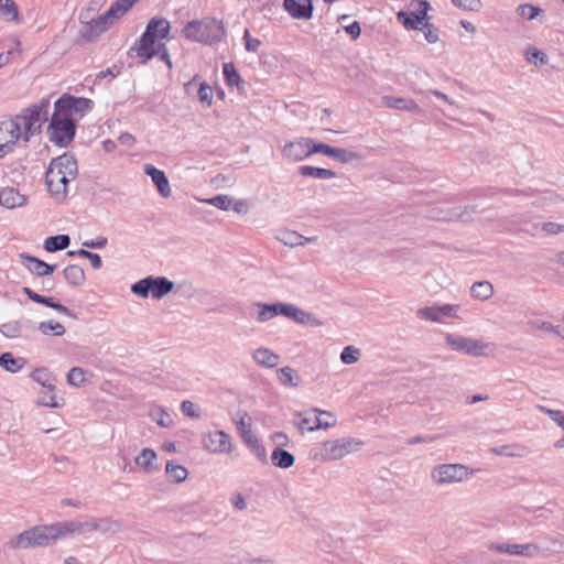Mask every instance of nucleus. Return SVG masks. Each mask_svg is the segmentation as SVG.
Segmentation results:
<instances>
[{
    "mask_svg": "<svg viewBox=\"0 0 564 564\" xmlns=\"http://www.w3.org/2000/svg\"><path fill=\"white\" fill-rule=\"evenodd\" d=\"M78 174L77 161L73 154L64 153L51 160L45 173V183L48 192L56 199H64L67 195V185Z\"/></svg>",
    "mask_w": 564,
    "mask_h": 564,
    "instance_id": "f257e3e1",
    "label": "nucleus"
},
{
    "mask_svg": "<svg viewBox=\"0 0 564 564\" xmlns=\"http://www.w3.org/2000/svg\"><path fill=\"white\" fill-rule=\"evenodd\" d=\"M67 536L65 531V521L53 524L36 525L24 530L12 540L9 545L12 549H30L36 546H47L53 542Z\"/></svg>",
    "mask_w": 564,
    "mask_h": 564,
    "instance_id": "f03ea898",
    "label": "nucleus"
},
{
    "mask_svg": "<svg viewBox=\"0 0 564 564\" xmlns=\"http://www.w3.org/2000/svg\"><path fill=\"white\" fill-rule=\"evenodd\" d=\"M182 33L188 41L214 45L225 37L226 29L221 20L207 17L187 22Z\"/></svg>",
    "mask_w": 564,
    "mask_h": 564,
    "instance_id": "7ed1b4c3",
    "label": "nucleus"
},
{
    "mask_svg": "<svg viewBox=\"0 0 564 564\" xmlns=\"http://www.w3.org/2000/svg\"><path fill=\"white\" fill-rule=\"evenodd\" d=\"M254 306L258 308L257 321L260 323H265L278 315H283L301 325H321V322L313 314L303 311L294 304L282 302L265 304L257 302Z\"/></svg>",
    "mask_w": 564,
    "mask_h": 564,
    "instance_id": "20e7f679",
    "label": "nucleus"
},
{
    "mask_svg": "<svg viewBox=\"0 0 564 564\" xmlns=\"http://www.w3.org/2000/svg\"><path fill=\"white\" fill-rule=\"evenodd\" d=\"M362 446L364 442L355 437L328 440L315 444L310 449L308 456L315 462L338 460L359 451Z\"/></svg>",
    "mask_w": 564,
    "mask_h": 564,
    "instance_id": "39448f33",
    "label": "nucleus"
},
{
    "mask_svg": "<svg viewBox=\"0 0 564 564\" xmlns=\"http://www.w3.org/2000/svg\"><path fill=\"white\" fill-rule=\"evenodd\" d=\"M137 0H117L110 8L97 19L88 21L83 24L80 29V36L86 41H94L102 33H105L110 25L122 17Z\"/></svg>",
    "mask_w": 564,
    "mask_h": 564,
    "instance_id": "423d86ee",
    "label": "nucleus"
},
{
    "mask_svg": "<svg viewBox=\"0 0 564 564\" xmlns=\"http://www.w3.org/2000/svg\"><path fill=\"white\" fill-rule=\"evenodd\" d=\"M50 106V99L43 98L39 102L30 105L14 117L21 123L24 142H29L33 135L41 132L42 126L48 119Z\"/></svg>",
    "mask_w": 564,
    "mask_h": 564,
    "instance_id": "0eeeda50",
    "label": "nucleus"
},
{
    "mask_svg": "<svg viewBox=\"0 0 564 564\" xmlns=\"http://www.w3.org/2000/svg\"><path fill=\"white\" fill-rule=\"evenodd\" d=\"M46 132L53 143L66 148L74 140L76 124L72 117L54 109Z\"/></svg>",
    "mask_w": 564,
    "mask_h": 564,
    "instance_id": "6e6552de",
    "label": "nucleus"
},
{
    "mask_svg": "<svg viewBox=\"0 0 564 564\" xmlns=\"http://www.w3.org/2000/svg\"><path fill=\"white\" fill-rule=\"evenodd\" d=\"M120 528L121 523L111 518H93L86 521H65V531H67V535L86 534L94 531H99L101 533L117 532Z\"/></svg>",
    "mask_w": 564,
    "mask_h": 564,
    "instance_id": "1a4fd4ad",
    "label": "nucleus"
},
{
    "mask_svg": "<svg viewBox=\"0 0 564 564\" xmlns=\"http://www.w3.org/2000/svg\"><path fill=\"white\" fill-rule=\"evenodd\" d=\"M174 283L165 276L149 275L131 285V292L143 299L151 294L154 299H161L169 294Z\"/></svg>",
    "mask_w": 564,
    "mask_h": 564,
    "instance_id": "9d476101",
    "label": "nucleus"
},
{
    "mask_svg": "<svg viewBox=\"0 0 564 564\" xmlns=\"http://www.w3.org/2000/svg\"><path fill=\"white\" fill-rule=\"evenodd\" d=\"M429 9L430 3L426 0H413L408 12L401 11L398 13V20L408 30H421L423 26H430L424 23Z\"/></svg>",
    "mask_w": 564,
    "mask_h": 564,
    "instance_id": "9b49d317",
    "label": "nucleus"
},
{
    "mask_svg": "<svg viewBox=\"0 0 564 564\" xmlns=\"http://www.w3.org/2000/svg\"><path fill=\"white\" fill-rule=\"evenodd\" d=\"M336 424V419L328 411H322L318 409H312L310 411L300 414V421L297 426L300 430L313 432L321 429H328Z\"/></svg>",
    "mask_w": 564,
    "mask_h": 564,
    "instance_id": "f8f14e48",
    "label": "nucleus"
},
{
    "mask_svg": "<svg viewBox=\"0 0 564 564\" xmlns=\"http://www.w3.org/2000/svg\"><path fill=\"white\" fill-rule=\"evenodd\" d=\"M20 139H23V132L19 120L0 121V158L11 153Z\"/></svg>",
    "mask_w": 564,
    "mask_h": 564,
    "instance_id": "ddd939ff",
    "label": "nucleus"
},
{
    "mask_svg": "<svg viewBox=\"0 0 564 564\" xmlns=\"http://www.w3.org/2000/svg\"><path fill=\"white\" fill-rule=\"evenodd\" d=\"M93 107V100L84 97H74L70 95H63L54 104V108L57 110V112H64L69 117H72L74 113L84 115L85 112L91 110Z\"/></svg>",
    "mask_w": 564,
    "mask_h": 564,
    "instance_id": "4468645a",
    "label": "nucleus"
},
{
    "mask_svg": "<svg viewBox=\"0 0 564 564\" xmlns=\"http://www.w3.org/2000/svg\"><path fill=\"white\" fill-rule=\"evenodd\" d=\"M314 144L316 142L312 139H299L286 143L282 149V153L285 159L292 162L302 161L315 153L313 151Z\"/></svg>",
    "mask_w": 564,
    "mask_h": 564,
    "instance_id": "2eb2a0df",
    "label": "nucleus"
},
{
    "mask_svg": "<svg viewBox=\"0 0 564 564\" xmlns=\"http://www.w3.org/2000/svg\"><path fill=\"white\" fill-rule=\"evenodd\" d=\"M204 448L213 454H228L231 452V438L224 431L208 432L203 437Z\"/></svg>",
    "mask_w": 564,
    "mask_h": 564,
    "instance_id": "dca6fc26",
    "label": "nucleus"
},
{
    "mask_svg": "<svg viewBox=\"0 0 564 564\" xmlns=\"http://www.w3.org/2000/svg\"><path fill=\"white\" fill-rule=\"evenodd\" d=\"M313 151L328 155L340 163H350L359 159V155L355 152L343 148H334L322 142H316L313 145Z\"/></svg>",
    "mask_w": 564,
    "mask_h": 564,
    "instance_id": "f3484780",
    "label": "nucleus"
},
{
    "mask_svg": "<svg viewBox=\"0 0 564 564\" xmlns=\"http://www.w3.org/2000/svg\"><path fill=\"white\" fill-rule=\"evenodd\" d=\"M283 7L294 19L308 20L313 15L312 0H284Z\"/></svg>",
    "mask_w": 564,
    "mask_h": 564,
    "instance_id": "a211bd4d",
    "label": "nucleus"
},
{
    "mask_svg": "<svg viewBox=\"0 0 564 564\" xmlns=\"http://www.w3.org/2000/svg\"><path fill=\"white\" fill-rule=\"evenodd\" d=\"M431 477L437 485L452 484L458 480V464H443L435 466Z\"/></svg>",
    "mask_w": 564,
    "mask_h": 564,
    "instance_id": "6ab92c4d",
    "label": "nucleus"
},
{
    "mask_svg": "<svg viewBox=\"0 0 564 564\" xmlns=\"http://www.w3.org/2000/svg\"><path fill=\"white\" fill-rule=\"evenodd\" d=\"M23 293L33 302L35 303H39V304H43L47 307H51L53 310H55L57 313L62 314V315H65V316H68V317H72V318H75L76 315L74 314L73 311H70L68 307H66L65 305L54 301L53 297H45L43 295H40L39 293L34 292L33 290H31L30 288H23Z\"/></svg>",
    "mask_w": 564,
    "mask_h": 564,
    "instance_id": "aec40b11",
    "label": "nucleus"
},
{
    "mask_svg": "<svg viewBox=\"0 0 564 564\" xmlns=\"http://www.w3.org/2000/svg\"><path fill=\"white\" fill-rule=\"evenodd\" d=\"M21 261L23 265L33 274L37 276H45L52 274L56 269V265L48 264L41 259H37L33 256L21 253Z\"/></svg>",
    "mask_w": 564,
    "mask_h": 564,
    "instance_id": "412c9836",
    "label": "nucleus"
},
{
    "mask_svg": "<svg viewBox=\"0 0 564 564\" xmlns=\"http://www.w3.org/2000/svg\"><path fill=\"white\" fill-rule=\"evenodd\" d=\"M158 44L156 40L149 32L144 31L133 48L139 57L149 61L156 56Z\"/></svg>",
    "mask_w": 564,
    "mask_h": 564,
    "instance_id": "4be33fe9",
    "label": "nucleus"
},
{
    "mask_svg": "<svg viewBox=\"0 0 564 564\" xmlns=\"http://www.w3.org/2000/svg\"><path fill=\"white\" fill-rule=\"evenodd\" d=\"M143 172L145 175L150 176L152 182L156 185L159 193L163 197H169L172 193L169 180L165 173L151 164H145L143 166Z\"/></svg>",
    "mask_w": 564,
    "mask_h": 564,
    "instance_id": "5701e85b",
    "label": "nucleus"
},
{
    "mask_svg": "<svg viewBox=\"0 0 564 564\" xmlns=\"http://www.w3.org/2000/svg\"><path fill=\"white\" fill-rule=\"evenodd\" d=\"M276 239L288 247H299L304 246L306 243H312L316 241V237H304L300 235L297 231L290 229H281L276 234Z\"/></svg>",
    "mask_w": 564,
    "mask_h": 564,
    "instance_id": "b1692460",
    "label": "nucleus"
},
{
    "mask_svg": "<svg viewBox=\"0 0 564 564\" xmlns=\"http://www.w3.org/2000/svg\"><path fill=\"white\" fill-rule=\"evenodd\" d=\"M491 345L479 339L460 337V351L467 355L479 357L486 356L491 351Z\"/></svg>",
    "mask_w": 564,
    "mask_h": 564,
    "instance_id": "393cba45",
    "label": "nucleus"
},
{
    "mask_svg": "<svg viewBox=\"0 0 564 564\" xmlns=\"http://www.w3.org/2000/svg\"><path fill=\"white\" fill-rule=\"evenodd\" d=\"M252 360L263 368H274L280 362V356L267 347H259L251 354Z\"/></svg>",
    "mask_w": 564,
    "mask_h": 564,
    "instance_id": "a878e982",
    "label": "nucleus"
},
{
    "mask_svg": "<svg viewBox=\"0 0 564 564\" xmlns=\"http://www.w3.org/2000/svg\"><path fill=\"white\" fill-rule=\"evenodd\" d=\"M26 203V197L13 187L0 189V206L6 208L21 207Z\"/></svg>",
    "mask_w": 564,
    "mask_h": 564,
    "instance_id": "bb28decb",
    "label": "nucleus"
},
{
    "mask_svg": "<svg viewBox=\"0 0 564 564\" xmlns=\"http://www.w3.org/2000/svg\"><path fill=\"white\" fill-rule=\"evenodd\" d=\"M492 453L503 457H527L531 454L529 446L524 444H507L490 448Z\"/></svg>",
    "mask_w": 564,
    "mask_h": 564,
    "instance_id": "cd10ccee",
    "label": "nucleus"
},
{
    "mask_svg": "<svg viewBox=\"0 0 564 564\" xmlns=\"http://www.w3.org/2000/svg\"><path fill=\"white\" fill-rule=\"evenodd\" d=\"M170 22L166 19L153 18L148 22L145 31L149 32L153 36V39L158 41L167 37L170 33Z\"/></svg>",
    "mask_w": 564,
    "mask_h": 564,
    "instance_id": "c85d7f7f",
    "label": "nucleus"
},
{
    "mask_svg": "<svg viewBox=\"0 0 564 564\" xmlns=\"http://www.w3.org/2000/svg\"><path fill=\"white\" fill-rule=\"evenodd\" d=\"M135 464L147 473H153L159 469L158 457L153 449L143 448L135 457Z\"/></svg>",
    "mask_w": 564,
    "mask_h": 564,
    "instance_id": "c756f323",
    "label": "nucleus"
},
{
    "mask_svg": "<svg viewBox=\"0 0 564 564\" xmlns=\"http://www.w3.org/2000/svg\"><path fill=\"white\" fill-rule=\"evenodd\" d=\"M26 364V359L23 357H14L11 352H3L0 355V366L11 372H19Z\"/></svg>",
    "mask_w": 564,
    "mask_h": 564,
    "instance_id": "7c9ffc66",
    "label": "nucleus"
},
{
    "mask_svg": "<svg viewBox=\"0 0 564 564\" xmlns=\"http://www.w3.org/2000/svg\"><path fill=\"white\" fill-rule=\"evenodd\" d=\"M223 74L227 86H235L238 88V90H243L246 83L237 72L234 63H225L223 67Z\"/></svg>",
    "mask_w": 564,
    "mask_h": 564,
    "instance_id": "2f4dec72",
    "label": "nucleus"
},
{
    "mask_svg": "<svg viewBox=\"0 0 564 564\" xmlns=\"http://www.w3.org/2000/svg\"><path fill=\"white\" fill-rule=\"evenodd\" d=\"M299 173L305 177H314L318 180H330L336 176L333 170L324 167H315L311 165H302L299 167Z\"/></svg>",
    "mask_w": 564,
    "mask_h": 564,
    "instance_id": "473e14b6",
    "label": "nucleus"
},
{
    "mask_svg": "<svg viewBox=\"0 0 564 564\" xmlns=\"http://www.w3.org/2000/svg\"><path fill=\"white\" fill-rule=\"evenodd\" d=\"M63 275L67 283L72 286H80L85 282V272L82 267L70 264L63 270Z\"/></svg>",
    "mask_w": 564,
    "mask_h": 564,
    "instance_id": "72a5a7b5",
    "label": "nucleus"
},
{
    "mask_svg": "<svg viewBox=\"0 0 564 564\" xmlns=\"http://www.w3.org/2000/svg\"><path fill=\"white\" fill-rule=\"evenodd\" d=\"M481 118H487L489 121H494V116L489 112L468 109L463 112V116H460V124L478 127L481 123Z\"/></svg>",
    "mask_w": 564,
    "mask_h": 564,
    "instance_id": "f704fd0d",
    "label": "nucleus"
},
{
    "mask_svg": "<svg viewBox=\"0 0 564 564\" xmlns=\"http://www.w3.org/2000/svg\"><path fill=\"white\" fill-rule=\"evenodd\" d=\"M383 104L392 109L408 110L413 112L420 111V107L417 106V104L411 99L388 96L383 98Z\"/></svg>",
    "mask_w": 564,
    "mask_h": 564,
    "instance_id": "c9c22d12",
    "label": "nucleus"
},
{
    "mask_svg": "<svg viewBox=\"0 0 564 564\" xmlns=\"http://www.w3.org/2000/svg\"><path fill=\"white\" fill-rule=\"evenodd\" d=\"M272 464L280 468H290L294 465L295 458L290 452L280 447L274 448L271 455Z\"/></svg>",
    "mask_w": 564,
    "mask_h": 564,
    "instance_id": "e433bc0d",
    "label": "nucleus"
},
{
    "mask_svg": "<svg viewBox=\"0 0 564 564\" xmlns=\"http://www.w3.org/2000/svg\"><path fill=\"white\" fill-rule=\"evenodd\" d=\"M70 243L68 235H56L44 240V249L48 252H56L66 249Z\"/></svg>",
    "mask_w": 564,
    "mask_h": 564,
    "instance_id": "4c0bfd02",
    "label": "nucleus"
},
{
    "mask_svg": "<svg viewBox=\"0 0 564 564\" xmlns=\"http://www.w3.org/2000/svg\"><path fill=\"white\" fill-rule=\"evenodd\" d=\"M470 293L474 299L486 301L492 296L494 286L489 281H478L471 285Z\"/></svg>",
    "mask_w": 564,
    "mask_h": 564,
    "instance_id": "58836bf2",
    "label": "nucleus"
},
{
    "mask_svg": "<svg viewBox=\"0 0 564 564\" xmlns=\"http://www.w3.org/2000/svg\"><path fill=\"white\" fill-rule=\"evenodd\" d=\"M278 380L283 387H297L300 377L293 368L285 366L278 370Z\"/></svg>",
    "mask_w": 564,
    "mask_h": 564,
    "instance_id": "ea45409f",
    "label": "nucleus"
},
{
    "mask_svg": "<svg viewBox=\"0 0 564 564\" xmlns=\"http://www.w3.org/2000/svg\"><path fill=\"white\" fill-rule=\"evenodd\" d=\"M165 473L169 479L176 484L184 481L188 476V471L184 466L173 464L172 462L166 464Z\"/></svg>",
    "mask_w": 564,
    "mask_h": 564,
    "instance_id": "a19ab883",
    "label": "nucleus"
},
{
    "mask_svg": "<svg viewBox=\"0 0 564 564\" xmlns=\"http://www.w3.org/2000/svg\"><path fill=\"white\" fill-rule=\"evenodd\" d=\"M0 14L7 20L20 22L19 9L13 0H0Z\"/></svg>",
    "mask_w": 564,
    "mask_h": 564,
    "instance_id": "79ce46f5",
    "label": "nucleus"
},
{
    "mask_svg": "<svg viewBox=\"0 0 564 564\" xmlns=\"http://www.w3.org/2000/svg\"><path fill=\"white\" fill-rule=\"evenodd\" d=\"M31 378L44 388H47L50 392L55 390V386L52 383L51 372L46 368L35 369L31 373Z\"/></svg>",
    "mask_w": 564,
    "mask_h": 564,
    "instance_id": "37998d69",
    "label": "nucleus"
},
{
    "mask_svg": "<svg viewBox=\"0 0 564 564\" xmlns=\"http://www.w3.org/2000/svg\"><path fill=\"white\" fill-rule=\"evenodd\" d=\"M39 330L45 336H63L66 332L65 327L58 322H41Z\"/></svg>",
    "mask_w": 564,
    "mask_h": 564,
    "instance_id": "c03bdc74",
    "label": "nucleus"
},
{
    "mask_svg": "<svg viewBox=\"0 0 564 564\" xmlns=\"http://www.w3.org/2000/svg\"><path fill=\"white\" fill-rule=\"evenodd\" d=\"M524 55L527 62L535 66H543L549 63L546 54L534 46H529Z\"/></svg>",
    "mask_w": 564,
    "mask_h": 564,
    "instance_id": "a18cd8bd",
    "label": "nucleus"
},
{
    "mask_svg": "<svg viewBox=\"0 0 564 564\" xmlns=\"http://www.w3.org/2000/svg\"><path fill=\"white\" fill-rule=\"evenodd\" d=\"M150 417L162 427H169L173 424L172 416L161 406L153 408L150 411Z\"/></svg>",
    "mask_w": 564,
    "mask_h": 564,
    "instance_id": "49530a36",
    "label": "nucleus"
},
{
    "mask_svg": "<svg viewBox=\"0 0 564 564\" xmlns=\"http://www.w3.org/2000/svg\"><path fill=\"white\" fill-rule=\"evenodd\" d=\"M204 202L220 210H229L232 205V197L229 195L219 194L212 198L205 199Z\"/></svg>",
    "mask_w": 564,
    "mask_h": 564,
    "instance_id": "de8ad7c7",
    "label": "nucleus"
},
{
    "mask_svg": "<svg viewBox=\"0 0 564 564\" xmlns=\"http://www.w3.org/2000/svg\"><path fill=\"white\" fill-rule=\"evenodd\" d=\"M360 349L355 346H346L340 352V360L345 365H352L359 360Z\"/></svg>",
    "mask_w": 564,
    "mask_h": 564,
    "instance_id": "09e8293b",
    "label": "nucleus"
},
{
    "mask_svg": "<svg viewBox=\"0 0 564 564\" xmlns=\"http://www.w3.org/2000/svg\"><path fill=\"white\" fill-rule=\"evenodd\" d=\"M489 549L497 553H508L510 555H520L521 544L517 543H492Z\"/></svg>",
    "mask_w": 564,
    "mask_h": 564,
    "instance_id": "8fccbe9b",
    "label": "nucleus"
},
{
    "mask_svg": "<svg viewBox=\"0 0 564 564\" xmlns=\"http://www.w3.org/2000/svg\"><path fill=\"white\" fill-rule=\"evenodd\" d=\"M442 311L437 310V306H427L420 308L417 311V316L422 319L436 322V323H443L441 313Z\"/></svg>",
    "mask_w": 564,
    "mask_h": 564,
    "instance_id": "3c124183",
    "label": "nucleus"
},
{
    "mask_svg": "<svg viewBox=\"0 0 564 564\" xmlns=\"http://www.w3.org/2000/svg\"><path fill=\"white\" fill-rule=\"evenodd\" d=\"M86 372L83 368L73 367L67 373V382L74 387H80L85 380Z\"/></svg>",
    "mask_w": 564,
    "mask_h": 564,
    "instance_id": "603ef678",
    "label": "nucleus"
},
{
    "mask_svg": "<svg viewBox=\"0 0 564 564\" xmlns=\"http://www.w3.org/2000/svg\"><path fill=\"white\" fill-rule=\"evenodd\" d=\"M538 410L549 415V417L554 421L561 427H564V412L561 410L549 409L544 405H536Z\"/></svg>",
    "mask_w": 564,
    "mask_h": 564,
    "instance_id": "864d4df0",
    "label": "nucleus"
},
{
    "mask_svg": "<svg viewBox=\"0 0 564 564\" xmlns=\"http://www.w3.org/2000/svg\"><path fill=\"white\" fill-rule=\"evenodd\" d=\"M517 11L522 18H524L527 20H533L539 15V13L541 12V9L533 4L524 3V4H520L518 7Z\"/></svg>",
    "mask_w": 564,
    "mask_h": 564,
    "instance_id": "5fc2aeb1",
    "label": "nucleus"
},
{
    "mask_svg": "<svg viewBox=\"0 0 564 564\" xmlns=\"http://www.w3.org/2000/svg\"><path fill=\"white\" fill-rule=\"evenodd\" d=\"M198 99H199V101L206 104L207 106L212 105L213 90H212V87L207 83L199 84Z\"/></svg>",
    "mask_w": 564,
    "mask_h": 564,
    "instance_id": "6e6d98bb",
    "label": "nucleus"
},
{
    "mask_svg": "<svg viewBox=\"0 0 564 564\" xmlns=\"http://www.w3.org/2000/svg\"><path fill=\"white\" fill-rule=\"evenodd\" d=\"M181 410L186 416H189V417H198L200 415V412H199V409L197 408V405L189 400H185L182 402Z\"/></svg>",
    "mask_w": 564,
    "mask_h": 564,
    "instance_id": "4d7b16f0",
    "label": "nucleus"
},
{
    "mask_svg": "<svg viewBox=\"0 0 564 564\" xmlns=\"http://www.w3.org/2000/svg\"><path fill=\"white\" fill-rule=\"evenodd\" d=\"M532 326L539 328V329H542L544 332H547V333H554L556 335H560L562 336V333L560 330V327L558 326H554L553 324H551L550 322H543V321H534V322H531L530 323ZM564 337V335H563Z\"/></svg>",
    "mask_w": 564,
    "mask_h": 564,
    "instance_id": "13d9d810",
    "label": "nucleus"
},
{
    "mask_svg": "<svg viewBox=\"0 0 564 564\" xmlns=\"http://www.w3.org/2000/svg\"><path fill=\"white\" fill-rule=\"evenodd\" d=\"M541 549L542 546L535 543L521 544L520 555L525 557H534L539 554Z\"/></svg>",
    "mask_w": 564,
    "mask_h": 564,
    "instance_id": "bf43d9fd",
    "label": "nucleus"
},
{
    "mask_svg": "<svg viewBox=\"0 0 564 564\" xmlns=\"http://www.w3.org/2000/svg\"><path fill=\"white\" fill-rule=\"evenodd\" d=\"M243 40L246 42V50L248 52L254 53V52H257V50L261 45L260 40L251 37L250 32H249L248 29L245 30Z\"/></svg>",
    "mask_w": 564,
    "mask_h": 564,
    "instance_id": "052dcab7",
    "label": "nucleus"
},
{
    "mask_svg": "<svg viewBox=\"0 0 564 564\" xmlns=\"http://www.w3.org/2000/svg\"><path fill=\"white\" fill-rule=\"evenodd\" d=\"M437 310L442 311L440 314H441L442 321L444 323L446 321V318L456 316L457 306L451 305V304H444V305L437 306Z\"/></svg>",
    "mask_w": 564,
    "mask_h": 564,
    "instance_id": "680f3d73",
    "label": "nucleus"
},
{
    "mask_svg": "<svg viewBox=\"0 0 564 564\" xmlns=\"http://www.w3.org/2000/svg\"><path fill=\"white\" fill-rule=\"evenodd\" d=\"M107 242H108L107 238L100 236L96 239L85 240L83 242V246L85 248H90V249H101L107 245Z\"/></svg>",
    "mask_w": 564,
    "mask_h": 564,
    "instance_id": "e2e57ef3",
    "label": "nucleus"
},
{
    "mask_svg": "<svg viewBox=\"0 0 564 564\" xmlns=\"http://www.w3.org/2000/svg\"><path fill=\"white\" fill-rule=\"evenodd\" d=\"M156 51H158L156 55L160 56V59L163 61L166 64L169 69H171L172 68V62L170 59V54H169V51H167L165 44L159 43Z\"/></svg>",
    "mask_w": 564,
    "mask_h": 564,
    "instance_id": "0e129e2a",
    "label": "nucleus"
},
{
    "mask_svg": "<svg viewBox=\"0 0 564 564\" xmlns=\"http://www.w3.org/2000/svg\"><path fill=\"white\" fill-rule=\"evenodd\" d=\"M344 30L351 36L352 40H357L361 33V26L358 21H354L351 24L344 26Z\"/></svg>",
    "mask_w": 564,
    "mask_h": 564,
    "instance_id": "69168bd1",
    "label": "nucleus"
},
{
    "mask_svg": "<svg viewBox=\"0 0 564 564\" xmlns=\"http://www.w3.org/2000/svg\"><path fill=\"white\" fill-rule=\"evenodd\" d=\"M480 0H460V9L468 11H479L481 9Z\"/></svg>",
    "mask_w": 564,
    "mask_h": 564,
    "instance_id": "338daca9",
    "label": "nucleus"
},
{
    "mask_svg": "<svg viewBox=\"0 0 564 564\" xmlns=\"http://www.w3.org/2000/svg\"><path fill=\"white\" fill-rule=\"evenodd\" d=\"M242 440L250 448H252L253 446H256L257 444L260 443L258 437L254 435V433L251 430H247V431L242 432Z\"/></svg>",
    "mask_w": 564,
    "mask_h": 564,
    "instance_id": "774afa93",
    "label": "nucleus"
}]
</instances>
